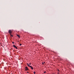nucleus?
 Here are the masks:
<instances>
[{"label":"nucleus","instance_id":"9","mask_svg":"<svg viewBox=\"0 0 74 74\" xmlns=\"http://www.w3.org/2000/svg\"><path fill=\"white\" fill-rule=\"evenodd\" d=\"M20 46H21V45H22V44H20Z\"/></svg>","mask_w":74,"mask_h":74},{"label":"nucleus","instance_id":"15","mask_svg":"<svg viewBox=\"0 0 74 74\" xmlns=\"http://www.w3.org/2000/svg\"><path fill=\"white\" fill-rule=\"evenodd\" d=\"M58 74H59V73H58Z\"/></svg>","mask_w":74,"mask_h":74},{"label":"nucleus","instance_id":"4","mask_svg":"<svg viewBox=\"0 0 74 74\" xmlns=\"http://www.w3.org/2000/svg\"><path fill=\"white\" fill-rule=\"evenodd\" d=\"M30 67H31V69H32V70H33V67H32V66H30Z\"/></svg>","mask_w":74,"mask_h":74},{"label":"nucleus","instance_id":"8","mask_svg":"<svg viewBox=\"0 0 74 74\" xmlns=\"http://www.w3.org/2000/svg\"><path fill=\"white\" fill-rule=\"evenodd\" d=\"M34 74H36V72L34 71Z\"/></svg>","mask_w":74,"mask_h":74},{"label":"nucleus","instance_id":"13","mask_svg":"<svg viewBox=\"0 0 74 74\" xmlns=\"http://www.w3.org/2000/svg\"><path fill=\"white\" fill-rule=\"evenodd\" d=\"M58 71H59V69L58 70Z\"/></svg>","mask_w":74,"mask_h":74},{"label":"nucleus","instance_id":"5","mask_svg":"<svg viewBox=\"0 0 74 74\" xmlns=\"http://www.w3.org/2000/svg\"><path fill=\"white\" fill-rule=\"evenodd\" d=\"M17 36H18V37L20 38V36L19 35L17 34Z\"/></svg>","mask_w":74,"mask_h":74},{"label":"nucleus","instance_id":"3","mask_svg":"<svg viewBox=\"0 0 74 74\" xmlns=\"http://www.w3.org/2000/svg\"><path fill=\"white\" fill-rule=\"evenodd\" d=\"M13 47H14V48H15L16 49H18V48H17V47H16V46H15V45H14Z\"/></svg>","mask_w":74,"mask_h":74},{"label":"nucleus","instance_id":"14","mask_svg":"<svg viewBox=\"0 0 74 74\" xmlns=\"http://www.w3.org/2000/svg\"><path fill=\"white\" fill-rule=\"evenodd\" d=\"M27 73H29V72H27Z\"/></svg>","mask_w":74,"mask_h":74},{"label":"nucleus","instance_id":"11","mask_svg":"<svg viewBox=\"0 0 74 74\" xmlns=\"http://www.w3.org/2000/svg\"><path fill=\"white\" fill-rule=\"evenodd\" d=\"M12 44H14V42H12Z\"/></svg>","mask_w":74,"mask_h":74},{"label":"nucleus","instance_id":"1","mask_svg":"<svg viewBox=\"0 0 74 74\" xmlns=\"http://www.w3.org/2000/svg\"><path fill=\"white\" fill-rule=\"evenodd\" d=\"M8 32L9 33V34H11L12 33V31H11V30H9L8 31Z\"/></svg>","mask_w":74,"mask_h":74},{"label":"nucleus","instance_id":"2","mask_svg":"<svg viewBox=\"0 0 74 74\" xmlns=\"http://www.w3.org/2000/svg\"><path fill=\"white\" fill-rule=\"evenodd\" d=\"M25 68V70L26 71H27V70H28L29 69H28V68L27 67V66H26Z\"/></svg>","mask_w":74,"mask_h":74},{"label":"nucleus","instance_id":"7","mask_svg":"<svg viewBox=\"0 0 74 74\" xmlns=\"http://www.w3.org/2000/svg\"><path fill=\"white\" fill-rule=\"evenodd\" d=\"M27 65H28V66H29V64H27Z\"/></svg>","mask_w":74,"mask_h":74},{"label":"nucleus","instance_id":"12","mask_svg":"<svg viewBox=\"0 0 74 74\" xmlns=\"http://www.w3.org/2000/svg\"><path fill=\"white\" fill-rule=\"evenodd\" d=\"M29 64L30 65V64H31V63H29Z\"/></svg>","mask_w":74,"mask_h":74},{"label":"nucleus","instance_id":"10","mask_svg":"<svg viewBox=\"0 0 74 74\" xmlns=\"http://www.w3.org/2000/svg\"><path fill=\"white\" fill-rule=\"evenodd\" d=\"M44 73H46V71H45L44 72Z\"/></svg>","mask_w":74,"mask_h":74},{"label":"nucleus","instance_id":"6","mask_svg":"<svg viewBox=\"0 0 74 74\" xmlns=\"http://www.w3.org/2000/svg\"><path fill=\"white\" fill-rule=\"evenodd\" d=\"M10 35L11 37H13V36L12 35H11V34H10Z\"/></svg>","mask_w":74,"mask_h":74}]
</instances>
